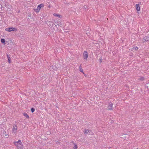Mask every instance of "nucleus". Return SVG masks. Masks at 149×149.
<instances>
[{
	"label": "nucleus",
	"instance_id": "nucleus-9",
	"mask_svg": "<svg viewBox=\"0 0 149 149\" xmlns=\"http://www.w3.org/2000/svg\"><path fill=\"white\" fill-rule=\"evenodd\" d=\"M112 107L113 104L111 103H110L108 107V109L110 110H112Z\"/></svg>",
	"mask_w": 149,
	"mask_h": 149
},
{
	"label": "nucleus",
	"instance_id": "nucleus-5",
	"mask_svg": "<svg viewBox=\"0 0 149 149\" xmlns=\"http://www.w3.org/2000/svg\"><path fill=\"white\" fill-rule=\"evenodd\" d=\"M149 40V37L148 36L144 37L143 40V42L148 41Z\"/></svg>",
	"mask_w": 149,
	"mask_h": 149
},
{
	"label": "nucleus",
	"instance_id": "nucleus-1",
	"mask_svg": "<svg viewBox=\"0 0 149 149\" xmlns=\"http://www.w3.org/2000/svg\"><path fill=\"white\" fill-rule=\"evenodd\" d=\"M14 143L17 146V149H23V145L20 140H19L18 141H15Z\"/></svg>",
	"mask_w": 149,
	"mask_h": 149
},
{
	"label": "nucleus",
	"instance_id": "nucleus-16",
	"mask_svg": "<svg viewBox=\"0 0 149 149\" xmlns=\"http://www.w3.org/2000/svg\"><path fill=\"white\" fill-rule=\"evenodd\" d=\"M31 110L32 113L33 112L35 111V109L33 108H32L31 109Z\"/></svg>",
	"mask_w": 149,
	"mask_h": 149
},
{
	"label": "nucleus",
	"instance_id": "nucleus-12",
	"mask_svg": "<svg viewBox=\"0 0 149 149\" xmlns=\"http://www.w3.org/2000/svg\"><path fill=\"white\" fill-rule=\"evenodd\" d=\"M33 10H34V11L36 13H38L40 10H39L38 8H36L35 9H34Z\"/></svg>",
	"mask_w": 149,
	"mask_h": 149
},
{
	"label": "nucleus",
	"instance_id": "nucleus-18",
	"mask_svg": "<svg viewBox=\"0 0 149 149\" xmlns=\"http://www.w3.org/2000/svg\"><path fill=\"white\" fill-rule=\"evenodd\" d=\"M134 49L136 50H137V49H138V47H134Z\"/></svg>",
	"mask_w": 149,
	"mask_h": 149
},
{
	"label": "nucleus",
	"instance_id": "nucleus-8",
	"mask_svg": "<svg viewBox=\"0 0 149 149\" xmlns=\"http://www.w3.org/2000/svg\"><path fill=\"white\" fill-rule=\"evenodd\" d=\"M44 6V5L43 4H40L38 5L37 8L39 9L40 10L42 7Z\"/></svg>",
	"mask_w": 149,
	"mask_h": 149
},
{
	"label": "nucleus",
	"instance_id": "nucleus-15",
	"mask_svg": "<svg viewBox=\"0 0 149 149\" xmlns=\"http://www.w3.org/2000/svg\"><path fill=\"white\" fill-rule=\"evenodd\" d=\"M24 116H25L26 118H29V116L26 113H24Z\"/></svg>",
	"mask_w": 149,
	"mask_h": 149
},
{
	"label": "nucleus",
	"instance_id": "nucleus-13",
	"mask_svg": "<svg viewBox=\"0 0 149 149\" xmlns=\"http://www.w3.org/2000/svg\"><path fill=\"white\" fill-rule=\"evenodd\" d=\"M79 68L80 69V71L82 72L84 74V73L83 72V69L81 68V65H80L79 66Z\"/></svg>",
	"mask_w": 149,
	"mask_h": 149
},
{
	"label": "nucleus",
	"instance_id": "nucleus-4",
	"mask_svg": "<svg viewBox=\"0 0 149 149\" xmlns=\"http://www.w3.org/2000/svg\"><path fill=\"white\" fill-rule=\"evenodd\" d=\"M83 56L84 59L87 60V58L88 57V54L87 51H86L84 52Z\"/></svg>",
	"mask_w": 149,
	"mask_h": 149
},
{
	"label": "nucleus",
	"instance_id": "nucleus-2",
	"mask_svg": "<svg viewBox=\"0 0 149 149\" xmlns=\"http://www.w3.org/2000/svg\"><path fill=\"white\" fill-rule=\"evenodd\" d=\"M62 17V15L59 14H56V19H58L57 22V24L59 26H61L62 25V22L60 19H61Z\"/></svg>",
	"mask_w": 149,
	"mask_h": 149
},
{
	"label": "nucleus",
	"instance_id": "nucleus-21",
	"mask_svg": "<svg viewBox=\"0 0 149 149\" xmlns=\"http://www.w3.org/2000/svg\"><path fill=\"white\" fill-rule=\"evenodd\" d=\"M54 16H56V14H54Z\"/></svg>",
	"mask_w": 149,
	"mask_h": 149
},
{
	"label": "nucleus",
	"instance_id": "nucleus-14",
	"mask_svg": "<svg viewBox=\"0 0 149 149\" xmlns=\"http://www.w3.org/2000/svg\"><path fill=\"white\" fill-rule=\"evenodd\" d=\"M78 148L77 145L75 144H74V146L73 147V149H77Z\"/></svg>",
	"mask_w": 149,
	"mask_h": 149
},
{
	"label": "nucleus",
	"instance_id": "nucleus-20",
	"mask_svg": "<svg viewBox=\"0 0 149 149\" xmlns=\"http://www.w3.org/2000/svg\"><path fill=\"white\" fill-rule=\"evenodd\" d=\"M7 58H8V59L9 58H10V57H9V56L8 55H7Z\"/></svg>",
	"mask_w": 149,
	"mask_h": 149
},
{
	"label": "nucleus",
	"instance_id": "nucleus-11",
	"mask_svg": "<svg viewBox=\"0 0 149 149\" xmlns=\"http://www.w3.org/2000/svg\"><path fill=\"white\" fill-rule=\"evenodd\" d=\"M1 43H3L4 45H5V40L4 39H1Z\"/></svg>",
	"mask_w": 149,
	"mask_h": 149
},
{
	"label": "nucleus",
	"instance_id": "nucleus-19",
	"mask_svg": "<svg viewBox=\"0 0 149 149\" xmlns=\"http://www.w3.org/2000/svg\"><path fill=\"white\" fill-rule=\"evenodd\" d=\"M8 62L9 63H10V58H9L8 59Z\"/></svg>",
	"mask_w": 149,
	"mask_h": 149
},
{
	"label": "nucleus",
	"instance_id": "nucleus-10",
	"mask_svg": "<svg viewBox=\"0 0 149 149\" xmlns=\"http://www.w3.org/2000/svg\"><path fill=\"white\" fill-rule=\"evenodd\" d=\"M90 131L88 130H85L84 131V132L85 134H87L88 133H90Z\"/></svg>",
	"mask_w": 149,
	"mask_h": 149
},
{
	"label": "nucleus",
	"instance_id": "nucleus-6",
	"mask_svg": "<svg viewBox=\"0 0 149 149\" xmlns=\"http://www.w3.org/2000/svg\"><path fill=\"white\" fill-rule=\"evenodd\" d=\"M17 129V126L15 125L13 127V129H12V132L14 133H16V131Z\"/></svg>",
	"mask_w": 149,
	"mask_h": 149
},
{
	"label": "nucleus",
	"instance_id": "nucleus-17",
	"mask_svg": "<svg viewBox=\"0 0 149 149\" xmlns=\"http://www.w3.org/2000/svg\"><path fill=\"white\" fill-rule=\"evenodd\" d=\"M99 61L101 63L102 61V58H100L99 59Z\"/></svg>",
	"mask_w": 149,
	"mask_h": 149
},
{
	"label": "nucleus",
	"instance_id": "nucleus-3",
	"mask_svg": "<svg viewBox=\"0 0 149 149\" xmlns=\"http://www.w3.org/2000/svg\"><path fill=\"white\" fill-rule=\"evenodd\" d=\"M5 30L6 31L9 32H11L12 31H17V28H13V27L6 28L5 29Z\"/></svg>",
	"mask_w": 149,
	"mask_h": 149
},
{
	"label": "nucleus",
	"instance_id": "nucleus-7",
	"mask_svg": "<svg viewBox=\"0 0 149 149\" xmlns=\"http://www.w3.org/2000/svg\"><path fill=\"white\" fill-rule=\"evenodd\" d=\"M139 6V4H137L136 5V8L137 11H139L140 10Z\"/></svg>",
	"mask_w": 149,
	"mask_h": 149
}]
</instances>
